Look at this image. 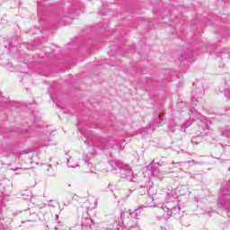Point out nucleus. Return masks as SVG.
<instances>
[{
	"label": "nucleus",
	"instance_id": "obj_21",
	"mask_svg": "<svg viewBox=\"0 0 230 230\" xmlns=\"http://www.w3.org/2000/svg\"><path fill=\"white\" fill-rule=\"evenodd\" d=\"M190 125H191V123H189V124L187 125V127H190Z\"/></svg>",
	"mask_w": 230,
	"mask_h": 230
},
{
	"label": "nucleus",
	"instance_id": "obj_27",
	"mask_svg": "<svg viewBox=\"0 0 230 230\" xmlns=\"http://www.w3.org/2000/svg\"><path fill=\"white\" fill-rule=\"evenodd\" d=\"M120 148H121V144H120Z\"/></svg>",
	"mask_w": 230,
	"mask_h": 230
},
{
	"label": "nucleus",
	"instance_id": "obj_23",
	"mask_svg": "<svg viewBox=\"0 0 230 230\" xmlns=\"http://www.w3.org/2000/svg\"><path fill=\"white\" fill-rule=\"evenodd\" d=\"M153 175H155V172H153Z\"/></svg>",
	"mask_w": 230,
	"mask_h": 230
},
{
	"label": "nucleus",
	"instance_id": "obj_22",
	"mask_svg": "<svg viewBox=\"0 0 230 230\" xmlns=\"http://www.w3.org/2000/svg\"><path fill=\"white\" fill-rule=\"evenodd\" d=\"M55 230H58V227H55Z\"/></svg>",
	"mask_w": 230,
	"mask_h": 230
},
{
	"label": "nucleus",
	"instance_id": "obj_18",
	"mask_svg": "<svg viewBox=\"0 0 230 230\" xmlns=\"http://www.w3.org/2000/svg\"><path fill=\"white\" fill-rule=\"evenodd\" d=\"M56 218H57V220H58V214L56 215Z\"/></svg>",
	"mask_w": 230,
	"mask_h": 230
},
{
	"label": "nucleus",
	"instance_id": "obj_17",
	"mask_svg": "<svg viewBox=\"0 0 230 230\" xmlns=\"http://www.w3.org/2000/svg\"><path fill=\"white\" fill-rule=\"evenodd\" d=\"M159 118H163V113H160V114H159Z\"/></svg>",
	"mask_w": 230,
	"mask_h": 230
},
{
	"label": "nucleus",
	"instance_id": "obj_9",
	"mask_svg": "<svg viewBox=\"0 0 230 230\" xmlns=\"http://www.w3.org/2000/svg\"><path fill=\"white\" fill-rule=\"evenodd\" d=\"M49 208H56V206H60V203L58 201V200H49Z\"/></svg>",
	"mask_w": 230,
	"mask_h": 230
},
{
	"label": "nucleus",
	"instance_id": "obj_12",
	"mask_svg": "<svg viewBox=\"0 0 230 230\" xmlns=\"http://www.w3.org/2000/svg\"><path fill=\"white\" fill-rule=\"evenodd\" d=\"M169 130H171V132H175V128H172L169 126Z\"/></svg>",
	"mask_w": 230,
	"mask_h": 230
},
{
	"label": "nucleus",
	"instance_id": "obj_28",
	"mask_svg": "<svg viewBox=\"0 0 230 230\" xmlns=\"http://www.w3.org/2000/svg\"><path fill=\"white\" fill-rule=\"evenodd\" d=\"M229 170H230V167H229Z\"/></svg>",
	"mask_w": 230,
	"mask_h": 230
},
{
	"label": "nucleus",
	"instance_id": "obj_6",
	"mask_svg": "<svg viewBox=\"0 0 230 230\" xmlns=\"http://www.w3.org/2000/svg\"><path fill=\"white\" fill-rule=\"evenodd\" d=\"M202 142V137L200 136H196L192 137L191 143L192 145H199V143Z\"/></svg>",
	"mask_w": 230,
	"mask_h": 230
},
{
	"label": "nucleus",
	"instance_id": "obj_25",
	"mask_svg": "<svg viewBox=\"0 0 230 230\" xmlns=\"http://www.w3.org/2000/svg\"><path fill=\"white\" fill-rule=\"evenodd\" d=\"M58 224H60V226H62V223H61V222H58Z\"/></svg>",
	"mask_w": 230,
	"mask_h": 230
},
{
	"label": "nucleus",
	"instance_id": "obj_14",
	"mask_svg": "<svg viewBox=\"0 0 230 230\" xmlns=\"http://www.w3.org/2000/svg\"><path fill=\"white\" fill-rule=\"evenodd\" d=\"M147 200H148L149 202H152V200H154V199H152V197H147Z\"/></svg>",
	"mask_w": 230,
	"mask_h": 230
},
{
	"label": "nucleus",
	"instance_id": "obj_8",
	"mask_svg": "<svg viewBox=\"0 0 230 230\" xmlns=\"http://www.w3.org/2000/svg\"><path fill=\"white\" fill-rule=\"evenodd\" d=\"M221 133L223 136H226V137H230V130L227 128H223L221 129Z\"/></svg>",
	"mask_w": 230,
	"mask_h": 230
},
{
	"label": "nucleus",
	"instance_id": "obj_5",
	"mask_svg": "<svg viewBox=\"0 0 230 230\" xmlns=\"http://www.w3.org/2000/svg\"><path fill=\"white\" fill-rule=\"evenodd\" d=\"M141 215V210L139 209H135L131 212H129V217L133 220H137V217Z\"/></svg>",
	"mask_w": 230,
	"mask_h": 230
},
{
	"label": "nucleus",
	"instance_id": "obj_2",
	"mask_svg": "<svg viewBox=\"0 0 230 230\" xmlns=\"http://www.w3.org/2000/svg\"><path fill=\"white\" fill-rule=\"evenodd\" d=\"M181 207L177 208L173 206V203L167 202L165 205L159 208L158 213H160V215L158 217L163 220H169L172 215H179Z\"/></svg>",
	"mask_w": 230,
	"mask_h": 230
},
{
	"label": "nucleus",
	"instance_id": "obj_29",
	"mask_svg": "<svg viewBox=\"0 0 230 230\" xmlns=\"http://www.w3.org/2000/svg\"><path fill=\"white\" fill-rule=\"evenodd\" d=\"M164 230H166V229H164Z\"/></svg>",
	"mask_w": 230,
	"mask_h": 230
},
{
	"label": "nucleus",
	"instance_id": "obj_3",
	"mask_svg": "<svg viewBox=\"0 0 230 230\" xmlns=\"http://www.w3.org/2000/svg\"><path fill=\"white\" fill-rule=\"evenodd\" d=\"M118 230H131V229H139V225L137 224V219H129V221L127 223V225L125 226H123V225H119L117 227Z\"/></svg>",
	"mask_w": 230,
	"mask_h": 230
},
{
	"label": "nucleus",
	"instance_id": "obj_4",
	"mask_svg": "<svg viewBox=\"0 0 230 230\" xmlns=\"http://www.w3.org/2000/svg\"><path fill=\"white\" fill-rule=\"evenodd\" d=\"M223 197L219 198L218 204H221V206H226V200H230V194H227V192L224 191Z\"/></svg>",
	"mask_w": 230,
	"mask_h": 230
},
{
	"label": "nucleus",
	"instance_id": "obj_16",
	"mask_svg": "<svg viewBox=\"0 0 230 230\" xmlns=\"http://www.w3.org/2000/svg\"><path fill=\"white\" fill-rule=\"evenodd\" d=\"M146 207L150 208V207H152V205H150V204H146Z\"/></svg>",
	"mask_w": 230,
	"mask_h": 230
},
{
	"label": "nucleus",
	"instance_id": "obj_13",
	"mask_svg": "<svg viewBox=\"0 0 230 230\" xmlns=\"http://www.w3.org/2000/svg\"><path fill=\"white\" fill-rule=\"evenodd\" d=\"M194 163V164H199V163L198 162H195V160H192V161H187L186 163H188V164H190V163Z\"/></svg>",
	"mask_w": 230,
	"mask_h": 230
},
{
	"label": "nucleus",
	"instance_id": "obj_26",
	"mask_svg": "<svg viewBox=\"0 0 230 230\" xmlns=\"http://www.w3.org/2000/svg\"><path fill=\"white\" fill-rule=\"evenodd\" d=\"M176 164H181V163H176Z\"/></svg>",
	"mask_w": 230,
	"mask_h": 230
},
{
	"label": "nucleus",
	"instance_id": "obj_20",
	"mask_svg": "<svg viewBox=\"0 0 230 230\" xmlns=\"http://www.w3.org/2000/svg\"><path fill=\"white\" fill-rule=\"evenodd\" d=\"M172 164H175V162H174V161H172Z\"/></svg>",
	"mask_w": 230,
	"mask_h": 230
},
{
	"label": "nucleus",
	"instance_id": "obj_11",
	"mask_svg": "<svg viewBox=\"0 0 230 230\" xmlns=\"http://www.w3.org/2000/svg\"><path fill=\"white\" fill-rule=\"evenodd\" d=\"M113 189H114V185H112L111 183H110V184L108 185V190H109L110 191H112Z\"/></svg>",
	"mask_w": 230,
	"mask_h": 230
},
{
	"label": "nucleus",
	"instance_id": "obj_24",
	"mask_svg": "<svg viewBox=\"0 0 230 230\" xmlns=\"http://www.w3.org/2000/svg\"><path fill=\"white\" fill-rule=\"evenodd\" d=\"M141 188H146V186H141Z\"/></svg>",
	"mask_w": 230,
	"mask_h": 230
},
{
	"label": "nucleus",
	"instance_id": "obj_19",
	"mask_svg": "<svg viewBox=\"0 0 230 230\" xmlns=\"http://www.w3.org/2000/svg\"><path fill=\"white\" fill-rule=\"evenodd\" d=\"M226 96L227 98H229V99H230V96H229V94H227V93H226Z\"/></svg>",
	"mask_w": 230,
	"mask_h": 230
},
{
	"label": "nucleus",
	"instance_id": "obj_10",
	"mask_svg": "<svg viewBox=\"0 0 230 230\" xmlns=\"http://www.w3.org/2000/svg\"><path fill=\"white\" fill-rule=\"evenodd\" d=\"M66 163L68 168H76V166H78V164H71V162H69V158L66 159Z\"/></svg>",
	"mask_w": 230,
	"mask_h": 230
},
{
	"label": "nucleus",
	"instance_id": "obj_15",
	"mask_svg": "<svg viewBox=\"0 0 230 230\" xmlns=\"http://www.w3.org/2000/svg\"><path fill=\"white\" fill-rule=\"evenodd\" d=\"M84 163H88L89 159H87V157H84Z\"/></svg>",
	"mask_w": 230,
	"mask_h": 230
},
{
	"label": "nucleus",
	"instance_id": "obj_1",
	"mask_svg": "<svg viewBox=\"0 0 230 230\" xmlns=\"http://www.w3.org/2000/svg\"><path fill=\"white\" fill-rule=\"evenodd\" d=\"M110 164L113 170H119L121 179H126V181H129L130 182H136L137 181V174H134L128 164H118L116 162H111Z\"/></svg>",
	"mask_w": 230,
	"mask_h": 230
},
{
	"label": "nucleus",
	"instance_id": "obj_7",
	"mask_svg": "<svg viewBox=\"0 0 230 230\" xmlns=\"http://www.w3.org/2000/svg\"><path fill=\"white\" fill-rule=\"evenodd\" d=\"M84 137H85L84 143L91 146V145H93V135H85Z\"/></svg>",
	"mask_w": 230,
	"mask_h": 230
}]
</instances>
